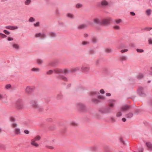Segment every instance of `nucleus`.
Wrapping results in <instances>:
<instances>
[{"label": "nucleus", "mask_w": 152, "mask_h": 152, "mask_svg": "<svg viewBox=\"0 0 152 152\" xmlns=\"http://www.w3.org/2000/svg\"><path fill=\"white\" fill-rule=\"evenodd\" d=\"M30 103L33 107L39 110H41L42 109V108L38 105L37 101L35 99H33L31 100Z\"/></svg>", "instance_id": "1"}, {"label": "nucleus", "mask_w": 152, "mask_h": 152, "mask_svg": "<svg viewBox=\"0 0 152 152\" xmlns=\"http://www.w3.org/2000/svg\"><path fill=\"white\" fill-rule=\"evenodd\" d=\"M22 101L21 99H18L16 102L15 107L18 110L22 109L24 107L23 105L22 104Z\"/></svg>", "instance_id": "2"}, {"label": "nucleus", "mask_w": 152, "mask_h": 152, "mask_svg": "<svg viewBox=\"0 0 152 152\" xmlns=\"http://www.w3.org/2000/svg\"><path fill=\"white\" fill-rule=\"evenodd\" d=\"M12 127L14 129V132L16 135H19L20 134V129L17 127V124L16 123L12 124L11 125Z\"/></svg>", "instance_id": "3"}, {"label": "nucleus", "mask_w": 152, "mask_h": 152, "mask_svg": "<svg viewBox=\"0 0 152 152\" xmlns=\"http://www.w3.org/2000/svg\"><path fill=\"white\" fill-rule=\"evenodd\" d=\"M54 72L57 74L64 73L66 74L68 72V70L66 69L57 68L54 70Z\"/></svg>", "instance_id": "4"}, {"label": "nucleus", "mask_w": 152, "mask_h": 152, "mask_svg": "<svg viewBox=\"0 0 152 152\" xmlns=\"http://www.w3.org/2000/svg\"><path fill=\"white\" fill-rule=\"evenodd\" d=\"M112 20L110 18H108L107 19H104L102 20V25H108L109 24Z\"/></svg>", "instance_id": "5"}, {"label": "nucleus", "mask_w": 152, "mask_h": 152, "mask_svg": "<svg viewBox=\"0 0 152 152\" xmlns=\"http://www.w3.org/2000/svg\"><path fill=\"white\" fill-rule=\"evenodd\" d=\"M99 93H96V92L92 91L91 93V95L92 96H94L96 97H98L99 99H104V97L102 96H99Z\"/></svg>", "instance_id": "6"}, {"label": "nucleus", "mask_w": 152, "mask_h": 152, "mask_svg": "<svg viewBox=\"0 0 152 152\" xmlns=\"http://www.w3.org/2000/svg\"><path fill=\"white\" fill-rule=\"evenodd\" d=\"M34 89V87L33 86H27L25 89V92L28 93H31L33 91Z\"/></svg>", "instance_id": "7"}, {"label": "nucleus", "mask_w": 152, "mask_h": 152, "mask_svg": "<svg viewBox=\"0 0 152 152\" xmlns=\"http://www.w3.org/2000/svg\"><path fill=\"white\" fill-rule=\"evenodd\" d=\"M57 78L58 80H61L64 81H68L66 77L61 75H58L57 76Z\"/></svg>", "instance_id": "8"}, {"label": "nucleus", "mask_w": 152, "mask_h": 152, "mask_svg": "<svg viewBox=\"0 0 152 152\" xmlns=\"http://www.w3.org/2000/svg\"><path fill=\"white\" fill-rule=\"evenodd\" d=\"M45 37V34H41L39 33L36 34L35 35V37H41V38H43Z\"/></svg>", "instance_id": "9"}, {"label": "nucleus", "mask_w": 152, "mask_h": 152, "mask_svg": "<svg viewBox=\"0 0 152 152\" xmlns=\"http://www.w3.org/2000/svg\"><path fill=\"white\" fill-rule=\"evenodd\" d=\"M6 28L10 29L11 30H15L18 28V27L16 26H7L5 27Z\"/></svg>", "instance_id": "10"}, {"label": "nucleus", "mask_w": 152, "mask_h": 152, "mask_svg": "<svg viewBox=\"0 0 152 152\" xmlns=\"http://www.w3.org/2000/svg\"><path fill=\"white\" fill-rule=\"evenodd\" d=\"M31 144L32 145L36 147H38L39 146V144L36 143V141H35L33 139L31 140Z\"/></svg>", "instance_id": "11"}, {"label": "nucleus", "mask_w": 152, "mask_h": 152, "mask_svg": "<svg viewBox=\"0 0 152 152\" xmlns=\"http://www.w3.org/2000/svg\"><path fill=\"white\" fill-rule=\"evenodd\" d=\"M146 145L149 150L152 151V145L150 142H147L146 143Z\"/></svg>", "instance_id": "12"}, {"label": "nucleus", "mask_w": 152, "mask_h": 152, "mask_svg": "<svg viewBox=\"0 0 152 152\" xmlns=\"http://www.w3.org/2000/svg\"><path fill=\"white\" fill-rule=\"evenodd\" d=\"M94 22L96 24H102V20L101 21L98 18H96L94 20Z\"/></svg>", "instance_id": "13"}, {"label": "nucleus", "mask_w": 152, "mask_h": 152, "mask_svg": "<svg viewBox=\"0 0 152 152\" xmlns=\"http://www.w3.org/2000/svg\"><path fill=\"white\" fill-rule=\"evenodd\" d=\"M81 70L83 72H87L89 70V68L88 67L83 66L82 67Z\"/></svg>", "instance_id": "14"}, {"label": "nucleus", "mask_w": 152, "mask_h": 152, "mask_svg": "<svg viewBox=\"0 0 152 152\" xmlns=\"http://www.w3.org/2000/svg\"><path fill=\"white\" fill-rule=\"evenodd\" d=\"M130 108V107L129 106L124 105L121 107V109L122 110L124 111L128 110Z\"/></svg>", "instance_id": "15"}, {"label": "nucleus", "mask_w": 152, "mask_h": 152, "mask_svg": "<svg viewBox=\"0 0 152 152\" xmlns=\"http://www.w3.org/2000/svg\"><path fill=\"white\" fill-rule=\"evenodd\" d=\"M120 60L121 61H125L126 60V56H121L120 57Z\"/></svg>", "instance_id": "16"}, {"label": "nucleus", "mask_w": 152, "mask_h": 152, "mask_svg": "<svg viewBox=\"0 0 152 152\" xmlns=\"http://www.w3.org/2000/svg\"><path fill=\"white\" fill-rule=\"evenodd\" d=\"M87 27L86 25L85 24H81L79 25L78 27V29H82L85 28Z\"/></svg>", "instance_id": "17"}, {"label": "nucleus", "mask_w": 152, "mask_h": 152, "mask_svg": "<svg viewBox=\"0 0 152 152\" xmlns=\"http://www.w3.org/2000/svg\"><path fill=\"white\" fill-rule=\"evenodd\" d=\"M12 46L16 50H18L19 48V46L17 44H13L12 45Z\"/></svg>", "instance_id": "18"}, {"label": "nucleus", "mask_w": 152, "mask_h": 152, "mask_svg": "<svg viewBox=\"0 0 152 152\" xmlns=\"http://www.w3.org/2000/svg\"><path fill=\"white\" fill-rule=\"evenodd\" d=\"M144 77L143 75L141 73L139 74L137 76V78L138 79H140Z\"/></svg>", "instance_id": "19"}, {"label": "nucleus", "mask_w": 152, "mask_h": 152, "mask_svg": "<svg viewBox=\"0 0 152 152\" xmlns=\"http://www.w3.org/2000/svg\"><path fill=\"white\" fill-rule=\"evenodd\" d=\"M41 138V137L37 135L33 139L36 141H39V140Z\"/></svg>", "instance_id": "20"}, {"label": "nucleus", "mask_w": 152, "mask_h": 152, "mask_svg": "<svg viewBox=\"0 0 152 152\" xmlns=\"http://www.w3.org/2000/svg\"><path fill=\"white\" fill-rule=\"evenodd\" d=\"M79 70V67H76L72 69V72H75Z\"/></svg>", "instance_id": "21"}, {"label": "nucleus", "mask_w": 152, "mask_h": 152, "mask_svg": "<svg viewBox=\"0 0 152 152\" xmlns=\"http://www.w3.org/2000/svg\"><path fill=\"white\" fill-rule=\"evenodd\" d=\"M133 116V114L132 113H129L126 115L127 118H132Z\"/></svg>", "instance_id": "22"}, {"label": "nucleus", "mask_w": 152, "mask_h": 152, "mask_svg": "<svg viewBox=\"0 0 152 152\" xmlns=\"http://www.w3.org/2000/svg\"><path fill=\"white\" fill-rule=\"evenodd\" d=\"M115 102V101L114 100H111L110 101V107H113L114 105V102Z\"/></svg>", "instance_id": "23"}, {"label": "nucleus", "mask_w": 152, "mask_h": 152, "mask_svg": "<svg viewBox=\"0 0 152 152\" xmlns=\"http://www.w3.org/2000/svg\"><path fill=\"white\" fill-rule=\"evenodd\" d=\"M6 148V146L5 145L1 144H0V149H5Z\"/></svg>", "instance_id": "24"}, {"label": "nucleus", "mask_w": 152, "mask_h": 152, "mask_svg": "<svg viewBox=\"0 0 152 152\" xmlns=\"http://www.w3.org/2000/svg\"><path fill=\"white\" fill-rule=\"evenodd\" d=\"M101 4L102 5H106L108 3L106 1L103 0L102 1Z\"/></svg>", "instance_id": "25"}, {"label": "nucleus", "mask_w": 152, "mask_h": 152, "mask_svg": "<svg viewBox=\"0 0 152 152\" xmlns=\"http://www.w3.org/2000/svg\"><path fill=\"white\" fill-rule=\"evenodd\" d=\"M31 70L34 72H38L39 71V69L38 68H33Z\"/></svg>", "instance_id": "26"}, {"label": "nucleus", "mask_w": 152, "mask_h": 152, "mask_svg": "<svg viewBox=\"0 0 152 152\" xmlns=\"http://www.w3.org/2000/svg\"><path fill=\"white\" fill-rule=\"evenodd\" d=\"M67 16V17L70 18H73V15L72 14L70 13H68Z\"/></svg>", "instance_id": "27"}, {"label": "nucleus", "mask_w": 152, "mask_h": 152, "mask_svg": "<svg viewBox=\"0 0 152 152\" xmlns=\"http://www.w3.org/2000/svg\"><path fill=\"white\" fill-rule=\"evenodd\" d=\"M92 101L93 103H98L99 102L98 100L97 99H92Z\"/></svg>", "instance_id": "28"}, {"label": "nucleus", "mask_w": 152, "mask_h": 152, "mask_svg": "<svg viewBox=\"0 0 152 152\" xmlns=\"http://www.w3.org/2000/svg\"><path fill=\"white\" fill-rule=\"evenodd\" d=\"M31 0H26L25 2V4L26 5H28L31 3Z\"/></svg>", "instance_id": "29"}, {"label": "nucleus", "mask_w": 152, "mask_h": 152, "mask_svg": "<svg viewBox=\"0 0 152 152\" xmlns=\"http://www.w3.org/2000/svg\"><path fill=\"white\" fill-rule=\"evenodd\" d=\"M151 10L150 9H148L146 11V13L148 15H149L151 14Z\"/></svg>", "instance_id": "30"}, {"label": "nucleus", "mask_w": 152, "mask_h": 152, "mask_svg": "<svg viewBox=\"0 0 152 152\" xmlns=\"http://www.w3.org/2000/svg\"><path fill=\"white\" fill-rule=\"evenodd\" d=\"M105 52L107 53H110L111 52V50L110 48H107L105 50Z\"/></svg>", "instance_id": "31"}, {"label": "nucleus", "mask_w": 152, "mask_h": 152, "mask_svg": "<svg viewBox=\"0 0 152 152\" xmlns=\"http://www.w3.org/2000/svg\"><path fill=\"white\" fill-rule=\"evenodd\" d=\"M37 61L38 64H41L42 63V61L40 59H38Z\"/></svg>", "instance_id": "32"}, {"label": "nucleus", "mask_w": 152, "mask_h": 152, "mask_svg": "<svg viewBox=\"0 0 152 152\" xmlns=\"http://www.w3.org/2000/svg\"><path fill=\"white\" fill-rule=\"evenodd\" d=\"M54 72V71H53L51 70H50L47 72V74L48 75H50L52 74Z\"/></svg>", "instance_id": "33"}, {"label": "nucleus", "mask_w": 152, "mask_h": 152, "mask_svg": "<svg viewBox=\"0 0 152 152\" xmlns=\"http://www.w3.org/2000/svg\"><path fill=\"white\" fill-rule=\"evenodd\" d=\"M5 95H4L0 94V100H2L3 99L5 98Z\"/></svg>", "instance_id": "34"}, {"label": "nucleus", "mask_w": 152, "mask_h": 152, "mask_svg": "<svg viewBox=\"0 0 152 152\" xmlns=\"http://www.w3.org/2000/svg\"><path fill=\"white\" fill-rule=\"evenodd\" d=\"M11 86L10 84H7L5 86V88L7 89H9L10 88H11Z\"/></svg>", "instance_id": "35"}, {"label": "nucleus", "mask_w": 152, "mask_h": 152, "mask_svg": "<svg viewBox=\"0 0 152 152\" xmlns=\"http://www.w3.org/2000/svg\"><path fill=\"white\" fill-rule=\"evenodd\" d=\"M122 115V113L121 112H119L117 113L116 114V116L117 117H120Z\"/></svg>", "instance_id": "36"}, {"label": "nucleus", "mask_w": 152, "mask_h": 152, "mask_svg": "<svg viewBox=\"0 0 152 152\" xmlns=\"http://www.w3.org/2000/svg\"><path fill=\"white\" fill-rule=\"evenodd\" d=\"M82 6V4H77L76 5V7L77 8H79L81 7Z\"/></svg>", "instance_id": "37"}, {"label": "nucleus", "mask_w": 152, "mask_h": 152, "mask_svg": "<svg viewBox=\"0 0 152 152\" xmlns=\"http://www.w3.org/2000/svg\"><path fill=\"white\" fill-rule=\"evenodd\" d=\"M78 106L80 107L81 108H82L84 107V106L81 103H79L78 104Z\"/></svg>", "instance_id": "38"}, {"label": "nucleus", "mask_w": 152, "mask_h": 152, "mask_svg": "<svg viewBox=\"0 0 152 152\" xmlns=\"http://www.w3.org/2000/svg\"><path fill=\"white\" fill-rule=\"evenodd\" d=\"M136 50L138 53H142L144 51V50L142 49H137Z\"/></svg>", "instance_id": "39"}, {"label": "nucleus", "mask_w": 152, "mask_h": 152, "mask_svg": "<svg viewBox=\"0 0 152 152\" xmlns=\"http://www.w3.org/2000/svg\"><path fill=\"white\" fill-rule=\"evenodd\" d=\"M113 28L116 30H118L120 29V27L118 26H113Z\"/></svg>", "instance_id": "40"}, {"label": "nucleus", "mask_w": 152, "mask_h": 152, "mask_svg": "<svg viewBox=\"0 0 152 152\" xmlns=\"http://www.w3.org/2000/svg\"><path fill=\"white\" fill-rule=\"evenodd\" d=\"M50 35L52 37H54L56 36V34L53 32H51L50 33Z\"/></svg>", "instance_id": "41"}, {"label": "nucleus", "mask_w": 152, "mask_h": 152, "mask_svg": "<svg viewBox=\"0 0 152 152\" xmlns=\"http://www.w3.org/2000/svg\"><path fill=\"white\" fill-rule=\"evenodd\" d=\"M4 32L5 34H7V35H9V34H10V33L9 31H7V30H4Z\"/></svg>", "instance_id": "42"}, {"label": "nucleus", "mask_w": 152, "mask_h": 152, "mask_svg": "<svg viewBox=\"0 0 152 152\" xmlns=\"http://www.w3.org/2000/svg\"><path fill=\"white\" fill-rule=\"evenodd\" d=\"M29 21L31 22H33L34 21V19L33 18L31 17L29 19Z\"/></svg>", "instance_id": "43"}, {"label": "nucleus", "mask_w": 152, "mask_h": 152, "mask_svg": "<svg viewBox=\"0 0 152 152\" xmlns=\"http://www.w3.org/2000/svg\"><path fill=\"white\" fill-rule=\"evenodd\" d=\"M47 148L50 149H53L54 148V147L52 146H47Z\"/></svg>", "instance_id": "44"}, {"label": "nucleus", "mask_w": 152, "mask_h": 152, "mask_svg": "<svg viewBox=\"0 0 152 152\" xmlns=\"http://www.w3.org/2000/svg\"><path fill=\"white\" fill-rule=\"evenodd\" d=\"M92 41L93 42L95 43L97 41V39L95 38H94L92 39Z\"/></svg>", "instance_id": "45"}, {"label": "nucleus", "mask_w": 152, "mask_h": 152, "mask_svg": "<svg viewBox=\"0 0 152 152\" xmlns=\"http://www.w3.org/2000/svg\"><path fill=\"white\" fill-rule=\"evenodd\" d=\"M128 50L127 49H125V50H121V52L123 53H124V52H126L128 51Z\"/></svg>", "instance_id": "46"}, {"label": "nucleus", "mask_w": 152, "mask_h": 152, "mask_svg": "<svg viewBox=\"0 0 152 152\" xmlns=\"http://www.w3.org/2000/svg\"><path fill=\"white\" fill-rule=\"evenodd\" d=\"M88 43V42L86 41H83L82 42V44L83 45H87Z\"/></svg>", "instance_id": "47"}, {"label": "nucleus", "mask_w": 152, "mask_h": 152, "mask_svg": "<svg viewBox=\"0 0 152 152\" xmlns=\"http://www.w3.org/2000/svg\"><path fill=\"white\" fill-rule=\"evenodd\" d=\"M24 132L26 134H28L29 133V131L27 130H25L24 131Z\"/></svg>", "instance_id": "48"}, {"label": "nucleus", "mask_w": 152, "mask_h": 152, "mask_svg": "<svg viewBox=\"0 0 152 152\" xmlns=\"http://www.w3.org/2000/svg\"><path fill=\"white\" fill-rule=\"evenodd\" d=\"M13 40V38L12 37H8V40L9 41H12Z\"/></svg>", "instance_id": "49"}, {"label": "nucleus", "mask_w": 152, "mask_h": 152, "mask_svg": "<svg viewBox=\"0 0 152 152\" xmlns=\"http://www.w3.org/2000/svg\"><path fill=\"white\" fill-rule=\"evenodd\" d=\"M119 140L121 142L123 143V144H124V141L123 140V139L122 138H120L119 139Z\"/></svg>", "instance_id": "50"}, {"label": "nucleus", "mask_w": 152, "mask_h": 152, "mask_svg": "<svg viewBox=\"0 0 152 152\" xmlns=\"http://www.w3.org/2000/svg\"><path fill=\"white\" fill-rule=\"evenodd\" d=\"M34 25L35 26H38L39 25V22H37L36 23L34 24Z\"/></svg>", "instance_id": "51"}, {"label": "nucleus", "mask_w": 152, "mask_h": 152, "mask_svg": "<svg viewBox=\"0 0 152 152\" xmlns=\"http://www.w3.org/2000/svg\"><path fill=\"white\" fill-rule=\"evenodd\" d=\"M148 42L150 44H152V40L151 39H149Z\"/></svg>", "instance_id": "52"}, {"label": "nucleus", "mask_w": 152, "mask_h": 152, "mask_svg": "<svg viewBox=\"0 0 152 152\" xmlns=\"http://www.w3.org/2000/svg\"><path fill=\"white\" fill-rule=\"evenodd\" d=\"M100 93L102 94H103L104 93V90H103V89H101V90H100Z\"/></svg>", "instance_id": "53"}, {"label": "nucleus", "mask_w": 152, "mask_h": 152, "mask_svg": "<svg viewBox=\"0 0 152 152\" xmlns=\"http://www.w3.org/2000/svg\"><path fill=\"white\" fill-rule=\"evenodd\" d=\"M10 120L12 121H15V119L13 117H11L10 118Z\"/></svg>", "instance_id": "54"}, {"label": "nucleus", "mask_w": 152, "mask_h": 152, "mask_svg": "<svg viewBox=\"0 0 152 152\" xmlns=\"http://www.w3.org/2000/svg\"><path fill=\"white\" fill-rule=\"evenodd\" d=\"M145 30L147 31H149L151 29H152V28H145Z\"/></svg>", "instance_id": "55"}, {"label": "nucleus", "mask_w": 152, "mask_h": 152, "mask_svg": "<svg viewBox=\"0 0 152 152\" xmlns=\"http://www.w3.org/2000/svg\"><path fill=\"white\" fill-rule=\"evenodd\" d=\"M121 21V19H119L116 20V22L117 23H120Z\"/></svg>", "instance_id": "56"}, {"label": "nucleus", "mask_w": 152, "mask_h": 152, "mask_svg": "<svg viewBox=\"0 0 152 152\" xmlns=\"http://www.w3.org/2000/svg\"><path fill=\"white\" fill-rule=\"evenodd\" d=\"M130 14L132 16H134L135 15V13L133 12H130Z\"/></svg>", "instance_id": "57"}, {"label": "nucleus", "mask_w": 152, "mask_h": 152, "mask_svg": "<svg viewBox=\"0 0 152 152\" xmlns=\"http://www.w3.org/2000/svg\"><path fill=\"white\" fill-rule=\"evenodd\" d=\"M1 37L2 38H4L7 37V36L4 34H2Z\"/></svg>", "instance_id": "58"}, {"label": "nucleus", "mask_w": 152, "mask_h": 152, "mask_svg": "<svg viewBox=\"0 0 152 152\" xmlns=\"http://www.w3.org/2000/svg\"><path fill=\"white\" fill-rule=\"evenodd\" d=\"M143 88L142 87H140L139 88V91H141L142 90H143Z\"/></svg>", "instance_id": "59"}, {"label": "nucleus", "mask_w": 152, "mask_h": 152, "mask_svg": "<svg viewBox=\"0 0 152 152\" xmlns=\"http://www.w3.org/2000/svg\"><path fill=\"white\" fill-rule=\"evenodd\" d=\"M106 95L107 96H110L111 95V94L109 93H107L106 94Z\"/></svg>", "instance_id": "60"}, {"label": "nucleus", "mask_w": 152, "mask_h": 152, "mask_svg": "<svg viewBox=\"0 0 152 152\" xmlns=\"http://www.w3.org/2000/svg\"><path fill=\"white\" fill-rule=\"evenodd\" d=\"M122 120L123 122H125L126 121V120L125 118H122Z\"/></svg>", "instance_id": "61"}, {"label": "nucleus", "mask_w": 152, "mask_h": 152, "mask_svg": "<svg viewBox=\"0 0 152 152\" xmlns=\"http://www.w3.org/2000/svg\"><path fill=\"white\" fill-rule=\"evenodd\" d=\"M84 36H85V37H87L88 36V34H84Z\"/></svg>", "instance_id": "62"}, {"label": "nucleus", "mask_w": 152, "mask_h": 152, "mask_svg": "<svg viewBox=\"0 0 152 152\" xmlns=\"http://www.w3.org/2000/svg\"><path fill=\"white\" fill-rule=\"evenodd\" d=\"M72 124L74 126H75L76 125V124L75 123H73V122L72 123Z\"/></svg>", "instance_id": "63"}, {"label": "nucleus", "mask_w": 152, "mask_h": 152, "mask_svg": "<svg viewBox=\"0 0 152 152\" xmlns=\"http://www.w3.org/2000/svg\"><path fill=\"white\" fill-rule=\"evenodd\" d=\"M90 52H91V53H93V50H91L90 51Z\"/></svg>", "instance_id": "64"}]
</instances>
